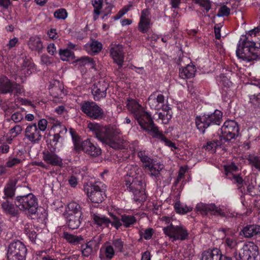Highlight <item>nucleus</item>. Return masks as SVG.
I'll return each instance as SVG.
<instances>
[{
    "instance_id": "nucleus-1",
    "label": "nucleus",
    "mask_w": 260,
    "mask_h": 260,
    "mask_svg": "<svg viewBox=\"0 0 260 260\" xmlns=\"http://www.w3.org/2000/svg\"><path fill=\"white\" fill-rule=\"evenodd\" d=\"M236 54L247 62L260 60V25L240 37Z\"/></svg>"
},
{
    "instance_id": "nucleus-2",
    "label": "nucleus",
    "mask_w": 260,
    "mask_h": 260,
    "mask_svg": "<svg viewBox=\"0 0 260 260\" xmlns=\"http://www.w3.org/2000/svg\"><path fill=\"white\" fill-rule=\"evenodd\" d=\"M87 128L100 141L115 149L120 148L121 131L115 125L104 126L95 122H89Z\"/></svg>"
},
{
    "instance_id": "nucleus-3",
    "label": "nucleus",
    "mask_w": 260,
    "mask_h": 260,
    "mask_svg": "<svg viewBox=\"0 0 260 260\" xmlns=\"http://www.w3.org/2000/svg\"><path fill=\"white\" fill-rule=\"evenodd\" d=\"M70 133L73 144V150L76 153L82 151L89 158H94L102 154V149L93 139L87 138L82 140L81 137L73 128L70 129Z\"/></svg>"
},
{
    "instance_id": "nucleus-4",
    "label": "nucleus",
    "mask_w": 260,
    "mask_h": 260,
    "mask_svg": "<svg viewBox=\"0 0 260 260\" xmlns=\"http://www.w3.org/2000/svg\"><path fill=\"white\" fill-rule=\"evenodd\" d=\"M223 113L216 109L213 112L202 113L194 118L196 127L200 134L204 135L206 131L213 125L219 126L222 121Z\"/></svg>"
},
{
    "instance_id": "nucleus-5",
    "label": "nucleus",
    "mask_w": 260,
    "mask_h": 260,
    "mask_svg": "<svg viewBox=\"0 0 260 260\" xmlns=\"http://www.w3.org/2000/svg\"><path fill=\"white\" fill-rule=\"evenodd\" d=\"M126 106L143 131H145L153 124L154 121L151 115L145 111L142 106L135 100L128 98L126 100Z\"/></svg>"
},
{
    "instance_id": "nucleus-6",
    "label": "nucleus",
    "mask_w": 260,
    "mask_h": 260,
    "mask_svg": "<svg viewBox=\"0 0 260 260\" xmlns=\"http://www.w3.org/2000/svg\"><path fill=\"white\" fill-rule=\"evenodd\" d=\"M144 186L145 183L141 178H134L131 175L124 177L122 184L125 191L127 190L133 193L134 201L140 204L143 203L147 198Z\"/></svg>"
},
{
    "instance_id": "nucleus-7",
    "label": "nucleus",
    "mask_w": 260,
    "mask_h": 260,
    "mask_svg": "<svg viewBox=\"0 0 260 260\" xmlns=\"http://www.w3.org/2000/svg\"><path fill=\"white\" fill-rule=\"evenodd\" d=\"M196 209L203 216L209 214L215 216L225 217L230 222L231 226H234L237 222V213L225 212L214 203L206 204L200 202L196 205Z\"/></svg>"
},
{
    "instance_id": "nucleus-8",
    "label": "nucleus",
    "mask_w": 260,
    "mask_h": 260,
    "mask_svg": "<svg viewBox=\"0 0 260 260\" xmlns=\"http://www.w3.org/2000/svg\"><path fill=\"white\" fill-rule=\"evenodd\" d=\"M137 156L142 163L143 167L149 171L151 177L158 180L162 167L160 164L154 160L149 151L145 149L138 150Z\"/></svg>"
},
{
    "instance_id": "nucleus-9",
    "label": "nucleus",
    "mask_w": 260,
    "mask_h": 260,
    "mask_svg": "<svg viewBox=\"0 0 260 260\" xmlns=\"http://www.w3.org/2000/svg\"><path fill=\"white\" fill-rule=\"evenodd\" d=\"M48 121L44 118H42L37 122L29 123L25 129V138L32 143L39 142L42 136L43 133L46 131Z\"/></svg>"
},
{
    "instance_id": "nucleus-10",
    "label": "nucleus",
    "mask_w": 260,
    "mask_h": 260,
    "mask_svg": "<svg viewBox=\"0 0 260 260\" xmlns=\"http://www.w3.org/2000/svg\"><path fill=\"white\" fill-rule=\"evenodd\" d=\"M107 185L101 181H95L84 186V190L90 201L94 203H101L106 198Z\"/></svg>"
},
{
    "instance_id": "nucleus-11",
    "label": "nucleus",
    "mask_w": 260,
    "mask_h": 260,
    "mask_svg": "<svg viewBox=\"0 0 260 260\" xmlns=\"http://www.w3.org/2000/svg\"><path fill=\"white\" fill-rule=\"evenodd\" d=\"M15 203L20 211L29 214H35L37 211L38 199L32 193L17 196L15 198Z\"/></svg>"
},
{
    "instance_id": "nucleus-12",
    "label": "nucleus",
    "mask_w": 260,
    "mask_h": 260,
    "mask_svg": "<svg viewBox=\"0 0 260 260\" xmlns=\"http://www.w3.org/2000/svg\"><path fill=\"white\" fill-rule=\"evenodd\" d=\"M27 249L20 241L12 242L7 248V256L8 260H26Z\"/></svg>"
},
{
    "instance_id": "nucleus-13",
    "label": "nucleus",
    "mask_w": 260,
    "mask_h": 260,
    "mask_svg": "<svg viewBox=\"0 0 260 260\" xmlns=\"http://www.w3.org/2000/svg\"><path fill=\"white\" fill-rule=\"evenodd\" d=\"M23 92L22 86L14 81H11L5 75H0V94H14L19 96Z\"/></svg>"
},
{
    "instance_id": "nucleus-14",
    "label": "nucleus",
    "mask_w": 260,
    "mask_h": 260,
    "mask_svg": "<svg viewBox=\"0 0 260 260\" xmlns=\"http://www.w3.org/2000/svg\"><path fill=\"white\" fill-rule=\"evenodd\" d=\"M80 109L88 117L92 119L101 120L106 117L104 110L92 101H84Z\"/></svg>"
},
{
    "instance_id": "nucleus-15",
    "label": "nucleus",
    "mask_w": 260,
    "mask_h": 260,
    "mask_svg": "<svg viewBox=\"0 0 260 260\" xmlns=\"http://www.w3.org/2000/svg\"><path fill=\"white\" fill-rule=\"evenodd\" d=\"M164 234L173 241L179 240L185 241L189 239V233L185 227L183 225H174L171 223L169 225L163 228Z\"/></svg>"
},
{
    "instance_id": "nucleus-16",
    "label": "nucleus",
    "mask_w": 260,
    "mask_h": 260,
    "mask_svg": "<svg viewBox=\"0 0 260 260\" xmlns=\"http://www.w3.org/2000/svg\"><path fill=\"white\" fill-rule=\"evenodd\" d=\"M222 137L225 142L231 141L240 135V128L238 123L234 120H227L220 128Z\"/></svg>"
},
{
    "instance_id": "nucleus-17",
    "label": "nucleus",
    "mask_w": 260,
    "mask_h": 260,
    "mask_svg": "<svg viewBox=\"0 0 260 260\" xmlns=\"http://www.w3.org/2000/svg\"><path fill=\"white\" fill-rule=\"evenodd\" d=\"M258 248L253 242L244 244L239 253L234 252L236 260H255L258 255Z\"/></svg>"
},
{
    "instance_id": "nucleus-18",
    "label": "nucleus",
    "mask_w": 260,
    "mask_h": 260,
    "mask_svg": "<svg viewBox=\"0 0 260 260\" xmlns=\"http://www.w3.org/2000/svg\"><path fill=\"white\" fill-rule=\"evenodd\" d=\"M220 231L224 235V237L222 239V244L225 247L226 252L231 250L236 252L238 244V239L234 230L231 228H222Z\"/></svg>"
},
{
    "instance_id": "nucleus-19",
    "label": "nucleus",
    "mask_w": 260,
    "mask_h": 260,
    "mask_svg": "<svg viewBox=\"0 0 260 260\" xmlns=\"http://www.w3.org/2000/svg\"><path fill=\"white\" fill-rule=\"evenodd\" d=\"M3 200L1 201V207L2 212L10 218H18L20 215V210L17 204L15 203V199L14 200Z\"/></svg>"
},
{
    "instance_id": "nucleus-20",
    "label": "nucleus",
    "mask_w": 260,
    "mask_h": 260,
    "mask_svg": "<svg viewBox=\"0 0 260 260\" xmlns=\"http://www.w3.org/2000/svg\"><path fill=\"white\" fill-rule=\"evenodd\" d=\"M145 131L151 135L152 138L160 140L161 142L165 143L166 146L174 149L177 148L175 143L167 139L162 132L159 131L158 126L155 124L154 122Z\"/></svg>"
},
{
    "instance_id": "nucleus-21",
    "label": "nucleus",
    "mask_w": 260,
    "mask_h": 260,
    "mask_svg": "<svg viewBox=\"0 0 260 260\" xmlns=\"http://www.w3.org/2000/svg\"><path fill=\"white\" fill-rule=\"evenodd\" d=\"M151 15L148 8L144 9L141 11L140 20L138 23V29L143 34L147 33L151 27Z\"/></svg>"
},
{
    "instance_id": "nucleus-22",
    "label": "nucleus",
    "mask_w": 260,
    "mask_h": 260,
    "mask_svg": "<svg viewBox=\"0 0 260 260\" xmlns=\"http://www.w3.org/2000/svg\"><path fill=\"white\" fill-rule=\"evenodd\" d=\"M53 149H45L43 151V159L47 164L52 166L62 167V159L59 156Z\"/></svg>"
},
{
    "instance_id": "nucleus-23",
    "label": "nucleus",
    "mask_w": 260,
    "mask_h": 260,
    "mask_svg": "<svg viewBox=\"0 0 260 260\" xmlns=\"http://www.w3.org/2000/svg\"><path fill=\"white\" fill-rule=\"evenodd\" d=\"M108 88V84L104 81H100L94 83L91 87V93L94 101H99L105 98L107 95V90Z\"/></svg>"
},
{
    "instance_id": "nucleus-24",
    "label": "nucleus",
    "mask_w": 260,
    "mask_h": 260,
    "mask_svg": "<svg viewBox=\"0 0 260 260\" xmlns=\"http://www.w3.org/2000/svg\"><path fill=\"white\" fill-rule=\"evenodd\" d=\"M18 181V179L15 178H10L8 180L3 189L4 196L2 197L3 200H14L15 199Z\"/></svg>"
},
{
    "instance_id": "nucleus-25",
    "label": "nucleus",
    "mask_w": 260,
    "mask_h": 260,
    "mask_svg": "<svg viewBox=\"0 0 260 260\" xmlns=\"http://www.w3.org/2000/svg\"><path fill=\"white\" fill-rule=\"evenodd\" d=\"M111 57L119 68L122 67L124 62L123 47L120 44H111L110 47Z\"/></svg>"
},
{
    "instance_id": "nucleus-26",
    "label": "nucleus",
    "mask_w": 260,
    "mask_h": 260,
    "mask_svg": "<svg viewBox=\"0 0 260 260\" xmlns=\"http://www.w3.org/2000/svg\"><path fill=\"white\" fill-rule=\"evenodd\" d=\"M148 101L151 109L159 111L165 102V97L162 94L156 95L155 93L153 92L149 96Z\"/></svg>"
},
{
    "instance_id": "nucleus-27",
    "label": "nucleus",
    "mask_w": 260,
    "mask_h": 260,
    "mask_svg": "<svg viewBox=\"0 0 260 260\" xmlns=\"http://www.w3.org/2000/svg\"><path fill=\"white\" fill-rule=\"evenodd\" d=\"M28 48L38 54L42 53L44 46L41 38L38 35L31 36L27 43Z\"/></svg>"
},
{
    "instance_id": "nucleus-28",
    "label": "nucleus",
    "mask_w": 260,
    "mask_h": 260,
    "mask_svg": "<svg viewBox=\"0 0 260 260\" xmlns=\"http://www.w3.org/2000/svg\"><path fill=\"white\" fill-rule=\"evenodd\" d=\"M67 226L72 230H76L80 226L83 220V215H63Z\"/></svg>"
},
{
    "instance_id": "nucleus-29",
    "label": "nucleus",
    "mask_w": 260,
    "mask_h": 260,
    "mask_svg": "<svg viewBox=\"0 0 260 260\" xmlns=\"http://www.w3.org/2000/svg\"><path fill=\"white\" fill-rule=\"evenodd\" d=\"M244 237L250 238L260 234V226L257 224H247L241 231Z\"/></svg>"
},
{
    "instance_id": "nucleus-30",
    "label": "nucleus",
    "mask_w": 260,
    "mask_h": 260,
    "mask_svg": "<svg viewBox=\"0 0 260 260\" xmlns=\"http://www.w3.org/2000/svg\"><path fill=\"white\" fill-rule=\"evenodd\" d=\"M91 216L93 223L96 225L98 228L102 229L109 228L111 220L108 217L100 214H93Z\"/></svg>"
},
{
    "instance_id": "nucleus-31",
    "label": "nucleus",
    "mask_w": 260,
    "mask_h": 260,
    "mask_svg": "<svg viewBox=\"0 0 260 260\" xmlns=\"http://www.w3.org/2000/svg\"><path fill=\"white\" fill-rule=\"evenodd\" d=\"M59 127L61 129L59 131V133L55 134L53 135V138L50 140V144L51 147V149H53L54 151H56V150L61 146L63 138L60 136V133H66L67 131V129L64 126L59 125Z\"/></svg>"
},
{
    "instance_id": "nucleus-32",
    "label": "nucleus",
    "mask_w": 260,
    "mask_h": 260,
    "mask_svg": "<svg viewBox=\"0 0 260 260\" xmlns=\"http://www.w3.org/2000/svg\"><path fill=\"white\" fill-rule=\"evenodd\" d=\"M61 236L68 243L72 245L80 244L84 240L82 236L75 235L67 231H63Z\"/></svg>"
},
{
    "instance_id": "nucleus-33",
    "label": "nucleus",
    "mask_w": 260,
    "mask_h": 260,
    "mask_svg": "<svg viewBox=\"0 0 260 260\" xmlns=\"http://www.w3.org/2000/svg\"><path fill=\"white\" fill-rule=\"evenodd\" d=\"M83 215L81 206L75 202L69 203L66 207L63 215Z\"/></svg>"
},
{
    "instance_id": "nucleus-34",
    "label": "nucleus",
    "mask_w": 260,
    "mask_h": 260,
    "mask_svg": "<svg viewBox=\"0 0 260 260\" xmlns=\"http://www.w3.org/2000/svg\"><path fill=\"white\" fill-rule=\"evenodd\" d=\"M102 48V44L96 40H93L90 43H87L85 45L86 51L91 55L98 54L101 51Z\"/></svg>"
},
{
    "instance_id": "nucleus-35",
    "label": "nucleus",
    "mask_w": 260,
    "mask_h": 260,
    "mask_svg": "<svg viewBox=\"0 0 260 260\" xmlns=\"http://www.w3.org/2000/svg\"><path fill=\"white\" fill-rule=\"evenodd\" d=\"M196 72L193 65L188 64L186 67L179 69V77L183 79L191 78L194 77Z\"/></svg>"
},
{
    "instance_id": "nucleus-36",
    "label": "nucleus",
    "mask_w": 260,
    "mask_h": 260,
    "mask_svg": "<svg viewBox=\"0 0 260 260\" xmlns=\"http://www.w3.org/2000/svg\"><path fill=\"white\" fill-rule=\"evenodd\" d=\"M220 250L218 248L204 251L202 254V260H220Z\"/></svg>"
},
{
    "instance_id": "nucleus-37",
    "label": "nucleus",
    "mask_w": 260,
    "mask_h": 260,
    "mask_svg": "<svg viewBox=\"0 0 260 260\" xmlns=\"http://www.w3.org/2000/svg\"><path fill=\"white\" fill-rule=\"evenodd\" d=\"M76 63L80 66L85 67L88 69H95L96 66L95 61L88 56H83L78 58L76 61Z\"/></svg>"
},
{
    "instance_id": "nucleus-38",
    "label": "nucleus",
    "mask_w": 260,
    "mask_h": 260,
    "mask_svg": "<svg viewBox=\"0 0 260 260\" xmlns=\"http://www.w3.org/2000/svg\"><path fill=\"white\" fill-rule=\"evenodd\" d=\"M221 145V142L219 140H212L208 141L205 145H203V148L210 152L211 153L215 152L217 148Z\"/></svg>"
},
{
    "instance_id": "nucleus-39",
    "label": "nucleus",
    "mask_w": 260,
    "mask_h": 260,
    "mask_svg": "<svg viewBox=\"0 0 260 260\" xmlns=\"http://www.w3.org/2000/svg\"><path fill=\"white\" fill-rule=\"evenodd\" d=\"M58 53L60 58L63 61H68L75 59L74 52L68 49H60Z\"/></svg>"
},
{
    "instance_id": "nucleus-40",
    "label": "nucleus",
    "mask_w": 260,
    "mask_h": 260,
    "mask_svg": "<svg viewBox=\"0 0 260 260\" xmlns=\"http://www.w3.org/2000/svg\"><path fill=\"white\" fill-rule=\"evenodd\" d=\"M121 220L122 222V225L125 228L131 227L137 222V219L134 216L125 214L121 215Z\"/></svg>"
},
{
    "instance_id": "nucleus-41",
    "label": "nucleus",
    "mask_w": 260,
    "mask_h": 260,
    "mask_svg": "<svg viewBox=\"0 0 260 260\" xmlns=\"http://www.w3.org/2000/svg\"><path fill=\"white\" fill-rule=\"evenodd\" d=\"M92 5L94 8L93 19L94 20H96L99 18V16L101 13L103 0H93L92 1Z\"/></svg>"
},
{
    "instance_id": "nucleus-42",
    "label": "nucleus",
    "mask_w": 260,
    "mask_h": 260,
    "mask_svg": "<svg viewBox=\"0 0 260 260\" xmlns=\"http://www.w3.org/2000/svg\"><path fill=\"white\" fill-rule=\"evenodd\" d=\"M112 244L114 250L117 252H123L124 251V242L121 238H113L112 240Z\"/></svg>"
},
{
    "instance_id": "nucleus-43",
    "label": "nucleus",
    "mask_w": 260,
    "mask_h": 260,
    "mask_svg": "<svg viewBox=\"0 0 260 260\" xmlns=\"http://www.w3.org/2000/svg\"><path fill=\"white\" fill-rule=\"evenodd\" d=\"M103 249H104L105 259L107 260H111L114 257L116 251L113 246L110 245L105 246L104 248L102 247L101 249L100 252L102 251Z\"/></svg>"
},
{
    "instance_id": "nucleus-44",
    "label": "nucleus",
    "mask_w": 260,
    "mask_h": 260,
    "mask_svg": "<svg viewBox=\"0 0 260 260\" xmlns=\"http://www.w3.org/2000/svg\"><path fill=\"white\" fill-rule=\"evenodd\" d=\"M7 113H10L11 114V120L13 121L15 123L20 122L24 117L22 112L18 111L14 112V111H12L11 109L9 108L7 110Z\"/></svg>"
},
{
    "instance_id": "nucleus-45",
    "label": "nucleus",
    "mask_w": 260,
    "mask_h": 260,
    "mask_svg": "<svg viewBox=\"0 0 260 260\" xmlns=\"http://www.w3.org/2000/svg\"><path fill=\"white\" fill-rule=\"evenodd\" d=\"M247 159L252 166L260 171V156L250 154Z\"/></svg>"
},
{
    "instance_id": "nucleus-46",
    "label": "nucleus",
    "mask_w": 260,
    "mask_h": 260,
    "mask_svg": "<svg viewBox=\"0 0 260 260\" xmlns=\"http://www.w3.org/2000/svg\"><path fill=\"white\" fill-rule=\"evenodd\" d=\"M174 208L177 213L182 214H186L191 211V208L181 205L179 201L175 203Z\"/></svg>"
},
{
    "instance_id": "nucleus-47",
    "label": "nucleus",
    "mask_w": 260,
    "mask_h": 260,
    "mask_svg": "<svg viewBox=\"0 0 260 260\" xmlns=\"http://www.w3.org/2000/svg\"><path fill=\"white\" fill-rule=\"evenodd\" d=\"M22 162L21 159L16 157L13 156L12 155L9 156L8 158L7 161L6 162V167L8 168H12L19 165Z\"/></svg>"
},
{
    "instance_id": "nucleus-48",
    "label": "nucleus",
    "mask_w": 260,
    "mask_h": 260,
    "mask_svg": "<svg viewBox=\"0 0 260 260\" xmlns=\"http://www.w3.org/2000/svg\"><path fill=\"white\" fill-rule=\"evenodd\" d=\"M239 168L238 166L234 162H232L228 166H225L224 172L226 177L230 176V174H234V173L238 171Z\"/></svg>"
},
{
    "instance_id": "nucleus-49",
    "label": "nucleus",
    "mask_w": 260,
    "mask_h": 260,
    "mask_svg": "<svg viewBox=\"0 0 260 260\" xmlns=\"http://www.w3.org/2000/svg\"><path fill=\"white\" fill-rule=\"evenodd\" d=\"M93 247L89 242L81 245L82 254L84 257L89 256L92 253Z\"/></svg>"
},
{
    "instance_id": "nucleus-50",
    "label": "nucleus",
    "mask_w": 260,
    "mask_h": 260,
    "mask_svg": "<svg viewBox=\"0 0 260 260\" xmlns=\"http://www.w3.org/2000/svg\"><path fill=\"white\" fill-rule=\"evenodd\" d=\"M110 216L112 218V220H111L110 224L116 230H118L122 225V222L121 220V218H119L114 214H111Z\"/></svg>"
},
{
    "instance_id": "nucleus-51",
    "label": "nucleus",
    "mask_w": 260,
    "mask_h": 260,
    "mask_svg": "<svg viewBox=\"0 0 260 260\" xmlns=\"http://www.w3.org/2000/svg\"><path fill=\"white\" fill-rule=\"evenodd\" d=\"M54 16L58 19H66L68 17V12L65 9L60 8L54 13Z\"/></svg>"
},
{
    "instance_id": "nucleus-52",
    "label": "nucleus",
    "mask_w": 260,
    "mask_h": 260,
    "mask_svg": "<svg viewBox=\"0 0 260 260\" xmlns=\"http://www.w3.org/2000/svg\"><path fill=\"white\" fill-rule=\"evenodd\" d=\"M195 3L205 9V13H207L211 8V3L209 0H194Z\"/></svg>"
},
{
    "instance_id": "nucleus-53",
    "label": "nucleus",
    "mask_w": 260,
    "mask_h": 260,
    "mask_svg": "<svg viewBox=\"0 0 260 260\" xmlns=\"http://www.w3.org/2000/svg\"><path fill=\"white\" fill-rule=\"evenodd\" d=\"M172 117V114L170 113H165V112H159L158 113V118L162 121V123L167 124Z\"/></svg>"
},
{
    "instance_id": "nucleus-54",
    "label": "nucleus",
    "mask_w": 260,
    "mask_h": 260,
    "mask_svg": "<svg viewBox=\"0 0 260 260\" xmlns=\"http://www.w3.org/2000/svg\"><path fill=\"white\" fill-rule=\"evenodd\" d=\"M230 9L226 5H223L219 8L217 14V16L218 17L228 16L230 14Z\"/></svg>"
},
{
    "instance_id": "nucleus-55",
    "label": "nucleus",
    "mask_w": 260,
    "mask_h": 260,
    "mask_svg": "<svg viewBox=\"0 0 260 260\" xmlns=\"http://www.w3.org/2000/svg\"><path fill=\"white\" fill-rule=\"evenodd\" d=\"M228 179L233 181V182L236 183L238 185H240L243 184L244 181L242 177L240 174H230V176L226 177Z\"/></svg>"
},
{
    "instance_id": "nucleus-56",
    "label": "nucleus",
    "mask_w": 260,
    "mask_h": 260,
    "mask_svg": "<svg viewBox=\"0 0 260 260\" xmlns=\"http://www.w3.org/2000/svg\"><path fill=\"white\" fill-rule=\"evenodd\" d=\"M133 6L132 4H129L125 6H124L121 9L119 10L117 14L114 16L115 19H118L120 18L122 16L125 14L131 9V8Z\"/></svg>"
},
{
    "instance_id": "nucleus-57",
    "label": "nucleus",
    "mask_w": 260,
    "mask_h": 260,
    "mask_svg": "<svg viewBox=\"0 0 260 260\" xmlns=\"http://www.w3.org/2000/svg\"><path fill=\"white\" fill-rule=\"evenodd\" d=\"M25 233L31 242L35 243L36 242L37 235L34 230L25 228Z\"/></svg>"
},
{
    "instance_id": "nucleus-58",
    "label": "nucleus",
    "mask_w": 260,
    "mask_h": 260,
    "mask_svg": "<svg viewBox=\"0 0 260 260\" xmlns=\"http://www.w3.org/2000/svg\"><path fill=\"white\" fill-rule=\"evenodd\" d=\"M249 100L250 103L254 105L255 106L259 107L260 106V94H253L249 96Z\"/></svg>"
},
{
    "instance_id": "nucleus-59",
    "label": "nucleus",
    "mask_w": 260,
    "mask_h": 260,
    "mask_svg": "<svg viewBox=\"0 0 260 260\" xmlns=\"http://www.w3.org/2000/svg\"><path fill=\"white\" fill-rule=\"evenodd\" d=\"M47 35L50 39L53 40H56L59 37L57 30L54 28H51L48 30Z\"/></svg>"
},
{
    "instance_id": "nucleus-60",
    "label": "nucleus",
    "mask_w": 260,
    "mask_h": 260,
    "mask_svg": "<svg viewBox=\"0 0 260 260\" xmlns=\"http://www.w3.org/2000/svg\"><path fill=\"white\" fill-rule=\"evenodd\" d=\"M22 130L21 126L16 125L10 130V134L13 137H15L19 135Z\"/></svg>"
},
{
    "instance_id": "nucleus-61",
    "label": "nucleus",
    "mask_w": 260,
    "mask_h": 260,
    "mask_svg": "<svg viewBox=\"0 0 260 260\" xmlns=\"http://www.w3.org/2000/svg\"><path fill=\"white\" fill-rule=\"evenodd\" d=\"M37 259L38 260H46L50 255L47 254L46 251L40 250L36 252Z\"/></svg>"
},
{
    "instance_id": "nucleus-62",
    "label": "nucleus",
    "mask_w": 260,
    "mask_h": 260,
    "mask_svg": "<svg viewBox=\"0 0 260 260\" xmlns=\"http://www.w3.org/2000/svg\"><path fill=\"white\" fill-rule=\"evenodd\" d=\"M19 44L18 38L14 37L12 39H10L7 44V47L10 50L16 47Z\"/></svg>"
},
{
    "instance_id": "nucleus-63",
    "label": "nucleus",
    "mask_w": 260,
    "mask_h": 260,
    "mask_svg": "<svg viewBox=\"0 0 260 260\" xmlns=\"http://www.w3.org/2000/svg\"><path fill=\"white\" fill-rule=\"evenodd\" d=\"M154 234V230L151 228L146 229L143 234V238L146 240L151 239Z\"/></svg>"
},
{
    "instance_id": "nucleus-64",
    "label": "nucleus",
    "mask_w": 260,
    "mask_h": 260,
    "mask_svg": "<svg viewBox=\"0 0 260 260\" xmlns=\"http://www.w3.org/2000/svg\"><path fill=\"white\" fill-rule=\"evenodd\" d=\"M47 51L51 55H55V54H57L56 47L54 43H50L48 45Z\"/></svg>"
}]
</instances>
